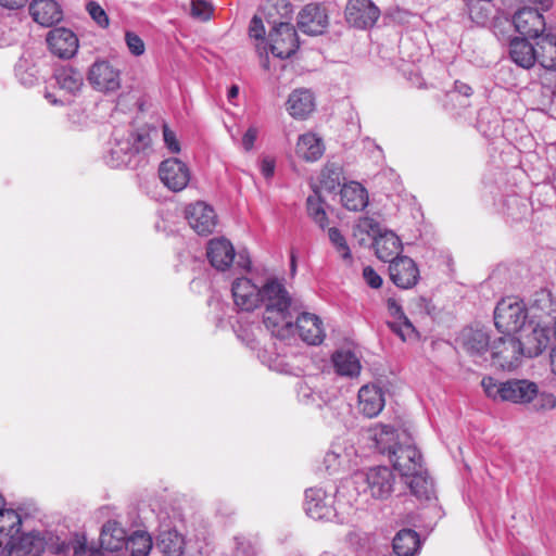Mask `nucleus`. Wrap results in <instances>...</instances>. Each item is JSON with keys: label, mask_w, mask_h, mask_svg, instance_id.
Here are the masks:
<instances>
[{"label": "nucleus", "mask_w": 556, "mask_h": 556, "mask_svg": "<svg viewBox=\"0 0 556 556\" xmlns=\"http://www.w3.org/2000/svg\"><path fill=\"white\" fill-rule=\"evenodd\" d=\"M21 516L11 508H0V536L8 540L7 547H18L28 553L62 554L68 551V544L60 541L59 535L49 530H34L20 536Z\"/></svg>", "instance_id": "nucleus-1"}, {"label": "nucleus", "mask_w": 556, "mask_h": 556, "mask_svg": "<svg viewBox=\"0 0 556 556\" xmlns=\"http://www.w3.org/2000/svg\"><path fill=\"white\" fill-rule=\"evenodd\" d=\"M260 304L264 306L263 323L273 336L287 339L294 334L293 313L299 308L281 281H266L261 288Z\"/></svg>", "instance_id": "nucleus-2"}, {"label": "nucleus", "mask_w": 556, "mask_h": 556, "mask_svg": "<svg viewBox=\"0 0 556 556\" xmlns=\"http://www.w3.org/2000/svg\"><path fill=\"white\" fill-rule=\"evenodd\" d=\"M481 386L488 397L514 404H529L539 394L538 384L527 379L497 381L492 377H484Z\"/></svg>", "instance_id": "nucleus-3"}, {"label": "nucleus", "mask_w": 556, "mask_h": 556, "mask_svg": "<svg viewBox=\"0 0 556 556\" xmlns=\"http://www.w3.org/2000/svg\"><path fill=\"white\" fill-rule=\"evenodd\" d=\"M395 479L389 467L377 466L355 472L352 482L357 493L369 494L376 500H387L394 491Z\"/></svg>", "instance_id": "nucleus-4"}, {"label": "nucleus", "mask_w": 556, "mask_h": 556, "mask_svg": "<svg viewBox=\"0 0 556 556\" xmlns=\"http://www.w3.org/2000/svg\"><path fill=\"white\" fill-rule=\"evenodd\" d=\"M528 311L523 302L502 299L494 309V325L501 333H516L523 328Z\"/></svg>", "instance_id": "nucleus-5"}, {"label": "nucleus", "mask_w": 556, "mask_h": 556, "mask_svg": "<svg viewBox=\"0 0 556 556\" xmlns=\"http://www.w3.org/2000/svg\"><path fill=\"white\" fill-rule=\"evenodd\" d=\"M491 358L494 366L503 370L516 368L523 356L520 339L514 333H502L491 345Z\"/></svg>", "instance_id": "nucleus-6"}, {"label": "nucleus", "mask_w": 556, "mask_h": 556, "mask_svg": "<svg viewBox=\"0 0 556 556\" xmlns=\"http://www.w3.org/2000/svg\"><path fill=\"white\" fill-rule=\"evenodd\" d=\"M87 80L96 91L111 94L121 89L122 72L112 62L99 59L90 65Z\"/></svg>", "instance_id": "nucleus-7"}, {"label": "nucleus", "mask_w": 556, "mask_h": 556, "mask_svg": "<svg viewBox=\"0 0 556 556\" xmlns=\"http://www.w3.org/2000/svg\"><path fill=\"white\" fill-rule=\"evenodd\" d=\"M185 217L189 226L200 236H208L218 225V216L210 204L197 201L185 210Z\"/></svg>", "instance_id": "nucleus-8"}, {"label": "nucleus", "mask_w": 556, "mask_h": 556, "mask_svg": "<svg viewBox=\"0 0 556 556\" xmlns=\"http://www.w3.org/2000/svg\"><path fill=\"white\" fill-rule=\"evenodd\" d=\"M271 53L279 59H288L300 47L294 26L290 23H279L269 33Z\"/></svg>", "instance_id": "nucleus-9"}, {"label": "nucleus", "mask_w": 556, "mask_h": 556, "mask_svg": "<svg viewBox=\"0 0 556 556\" xmlns=\"http://www.w3.org/2000/svg\"><path fill=\"white\" fill-rule=\"evenodd\" d=\"M391 281L401 289L415 287L420 278V273L415 261L408 256L394 257L389 265Z\"/></svg>", "instance_id": "nucleus-10"}, {"label": "nucleus", "mask_w": 556, "mask_h": 556, "mask_svg": "<svg viewBox=\"0 0 556 556\" xmlns=\"http://www.w3.org/2000/svg\"><path fill=\"white\" fill-rule=\"evenodd\" d=\"M379 16L380 10L371 0H349L345 8L346 21L356 28L374 26Z\"/></svg>", "instance_id": "nucleus-11"}, {"label": "nucleus", "mask_w": 556, "mask_h": 556, "mask_svg": "<svg viewBox=\"0 0 556 556\" xmlns=\"http://www.w3.org/2000/svg\"><path fill=\"white\" fill-rule=\"evenodd\" d=\"M388 457L394 469L400 471L404 477L416 473L417 470H420V468L424 467L422 456L418 448L413 444H399L390 451Z\"/></svg>", "instance_id": "nucleus-12"}, {"label": "nucleus", "mask_w": 556, "mask_h": 556, "mask_svg": "<svg viewBox=\"0 0 556 556\" xmlns=\"http://www.w3.org/2000/svg\"><path fill=\"white\" fill-rule=\"evenodd\" d=\"M328 14L326 9L317 3L305 5L298 15L299 28L307 35H321L328 27Z\"/></svg>", "instance_id": "nucleus-13"}, {"label": "nucleus", "mask_w": 556, "mask_h": 556, "mask_svg": "<svg viewBox=\"0 0 556 556\" xmlns=\"http://www.w3.org/2000/svg\"><path fill=\"white\" fill-rule=\"evenodd\" d=\"M305 511L315 520L330 519L333 516V496L320 488L305 492Z\"/></svg>", "instance_id": "nucleus-14"}, {"label": "nucleus", "mask_w": 556, "mask_h": 556, "mask_svg": "<svg viewBox=\"0 0 556 556\" xmlns=\"http://www.w3.org/2000/svg\"><path fill=\"white\" fill-rule=\"evenodd\" d=\"M47 43L50 51L62 59L74 56L78 50L77 36L64 27L51 29L47 35Z\"/></svg>", "instance_id": "nucleus-15"}, {"label": "nucleus", "mask_w": 556, "mask_h": 556, "mask_svg": "<svg viewBox=\"0 0 556 556\" xmlns=\"http://www.w3.org/2000/svg\"><path fill=\"white\" fill-rule=\"evenodd\" d=\"M294 333L309 345H318L325 339V330L321 319L312 313H300L293 323Z\"/></svg>", "instance_id": "nucleus-16"}, {"label": "nucleus", "mask_w": 556, "mask_h": 556, "mask_svg": "<svg viewBox=\"0 0 556 556\" xmlns=\"http://www.w3.org/2000/svg\"><path fill=\"white\" fill-rule=\"evenodd\" d=\"M536 9L522 8L514 15V25L516 30L529 38H539L545 30V20Z\"/></svg>", "instance_id": "nucleus-17"}, {"label": "nucleus", "mask_w": 556, "mask_h": 556, "mask_svg": "<svg viewBox=\"0 0 556 556\" xmlns=\"http://www.w3.org/2000/svg\"><path fill=\"white\" fill-rule=\"evenodd\" d=\"M206 256L215 269L225 271L233 263L236 252L232 243L226 238H214L207 243Z\"/></svg>", "instance_id": "nucleus-18"}, {"label": "nucleus", "mask_w": 556, "mask_h": 556, "mask_svg": "<svg viewBox=\"0 0 556 556\" xmlns=\"http://www.w3.org/2000/svg\"><path fill=\"white\" fill-rule=\"evenodd\" d=\"M235 304L242 311H253L260 305L261 288L248 278H238L231 288Z\"/></svg>", "instance_id": "nucleus-19"}, {"label": "nucleus", "mask_w": 556, "mask_h": 556, "mask_svg": "<svg viewBox=\"0 0 556 556\" xmlns=\"http://www.w3.org/2000/svg\"><path fill=\"white\" fill-rule=\"evenodd\" d=\"M520 339L523 356L535 357L552 346V330L547 327L536 326L531 332Z\"/></svg>", "instance_id": "nucleus-20"}, {"label": "nucleus", "mask_w": 556, "mask_h": 556, "mask_svg": "<svg viewBox=\"0 0 556 556\" xmlns=\"http://www.w3.org/2000/svg\"><path fill=\"white\" fill-rule=\"evenodd\" d=\"M131 155L130 140L119 137L118 132L115 131L103 156L106 165L112 168L121 167L130 162Z\"/></svg>", "instance_id": "nucleus-21"}, {"label": "nucleus", "mask_w": 556, "mask_h": 556, "mask_svg": "<svg viewBox=\"0 0 556 556\" xmlns=\"http://www.w3.org/2000/svg\"><path fill=\"white\" fill-rule=\"evenodd\" d=\"M384 407L382 390L377 386H363L358 391V409L368 417H376Z\"/></svg>", "instance_id": "nucleus-22"}, {"label": "nucleus", "mask_w": 556, "mask_h": 556, "mask_svg": "<svg viewBox=\"0 0 556 556\" xmlns=\"http://www.w3.org/2000/svg\"><path fill=\"white\" fill-rule=\"evenodd\" d=\"M33 20L42 26H52L59 23L63 13L59 3L54 0H34L29 5Z\"/></svg>", "instance_id": "nucleus-23"}, {"label": "nucleus", "mask_w": 556, "mask_h": 556, "mask_svg": "<svg viewBox=\"0 0 556 556\" xmlns=\"http://www.w3.org/2000/svg\"><path fill=\"white\" fill-rule=\"evenodd\" d=\"M377 257L383 262H390L397 256L403 250L401 239L390 230H380L372 242Z\"/></svg>", "instance_id": "nucleus-24"}, {"label": "nucleus", "mask_w": 556, "mask_h": 556, "mask_svg": "<svg viewBox=\"0 0 556 556\" xmlns=\"http://www.w3.org/2000/svg\"><path fill=\"white\" fill-rule=\"evenodd\" d=\"M127 532L116 520H109L102 526L100 533L101 547L109 552H117L127 543Z\"/></svg>", "instance_id": "nucleus-25"}, {"label": "nucleus", "mask_w": 556, "mask_h": 556, "mask_svg": "<svg viewBox=\"0 0 556 556\" xmlns=\"http://www.w3.org/2000/svg\"><path fill=\"white\" fill-rule=\"evenodd\" d=\"M535 43V62L544 68L556 71V35L541 34Z\"/></svg>", "instance_id": "nucleus-26"}, {"label": "nucleus", "mask_w": 556, "mask_h": 556, "mask_svg": "<svg viewBox=\"0 0 556 556\" xmlns=\"http://www.w3.org/2000/svg\"><path fill=\"white\" fill-rule=\"evenodd\" d=\"M315 108L313 93L307 89H296L288 98L287 110L298 119L306 118Z\"/></svg>", "instance_id": "nucleus-27"}, {"label": "nucleus", "mask_w": 556, "mask_h": 556, "mask_svg": "<svg viewBox=\"0 0 556 556\" xmlns=\"http://www.w3.org/2000/svg\"><path fill=\"white\" fill-rule=\"evenodd\" d=\"M340 195L342 205L349 211L359 212L368 205V192L359 182L345 184Z\"/></svg>", "instance_id": "nucleus-28"}, {"label": "nucleus", "mask_w": 556, "mask_h": 556, "mask_svg": "<svg viewBox=\"0 0 556 556\" xmlns=\"http://www.w3.org/2000/svg\"><path fill=\"white\" fill-rule=\"evenodd\" d=\"M387 305L390 315L397 319L396 321L388 323L391 330L403 341L414 337L416 334L415 328L410 320L405 316L402 306L394 299H388Z\"/></svg>", "instance_id": "nucleus-29"}, {"label": "nucleus", "mask_w": 556, "mask_h": 556, "mask_svg": "<svg viewBox=\"0 0 556 556\" xmlns=\"http://www.w3.org/2000/svg\"><path fill=\"white\" fill-rule=\"evenodd\" d=\"M325 147L321 138L315 134L307 132L299 137L296 154L307 162H314L321 157Z\"/></svg>", "instance_id": "nucleus-30"}, {"label": "nucleus", "mask_w": 556, "mask_h": 556, "mask_svg": "<svg viewBox=\"0 0 556 556\" xmlns=\"http://www.w3.org/2000/svg\"><path fill=\"white\" fill-rule=\"evenodd\" d=\"M489 333L483 329H466L463 332V346L471 356H481L490 349Z\"/></svg>", "instance_id": "nucleus-31"}, {"label": "nucleus", "mask_w": 556, "mask_h": 556, "mask_svg": "<svg viewBox=\"0 0 556 556\" xmlns=\"http://www.w3.org/2000/svg\"><path fill=\"white\" fill-rule=\"evenodd\" d=\"M54 79L59 88L68 94H76L84 85L83 74L71 66L58 68Z\"/></svg>", "instance_id": "nucleus-32"}, {"label": "nucleus", "mask_w": 556, "mask_h": 556, "mask_svg": "<svg viewBox=\"0 0 556 556\" xmlns=\"http://www.w3.org/2000/svg\"><path fill=\"white\" fill-rule=\"evenodd\" d=\"M510 58L513 62L523 68H530L535 63V47L525 38H514L510 41Z\"/></svg>", "instance_id": "nucleus-33"}, {"label": "nucleus", "mask_w": 556, "mask_h": 556, "mask_svg": "<svg viewBox=\"0 0 556 556\" xmlns=\"http://www.w3.org/2000/svg\"><path fill=\"white\" fill-rule=\"evenodd\" d=\"M332 363L340 376L355 377L361 372V363L350 350H339L332 355Z\"/></svg>", "instance_id": "nucleus-34"}, {"label": "nucleus", "mask_w": 556, "mask_h": 556, "mask_svg": "<svg viewBox=\"0 0 556 556\" xmlns=\"http://www.w3.org/2000/svg\"><path fill=\"white\" fill-rule=\"evenodd\" d=\"M419 543V535L416 531L402 529L393 539V551L397 556H413Z\"/></svg>", "instance_id": "nucleus-35"}, {"label": "nucleus", "mask_w": 556, "mask_h": 556, "mask_svg": "<svg viewBox=\"0 0 556 556\" xmlns=\"http://www.w3.org/2000/svg\"><path fill=\"white\" fill-rule=\"evenodd\" d=\"M412 493L419 500H430L434 495L433 483L422 467L416 473L406 477Z\"/></svg>", "instance_id": "nucleus-36"}, {"label": "nucleus", "mask_w": 556, "mask_h": 556, "mask_svg": "<svg viewBox=\"0 0 556 556\" xmlns=\"http://www.w3.org/2000/svg\"><path fill=\"white\" fill-rule=\"evenodd\" d=\"M370 439L375 442V448L381 454H390L399 444L395 442L394 429L386 425H377L370 429Z\"/></svg>", "instance_id": "nucleus-37"}, {"label": "nucleus", "mask_w": 556, "mask_h": 556, "mask_svg": "<svg viewBox=\"0 0 556 556\" xmlns=\"http://www.w3.org/2000/svg\"><path fill=\"white\" fill-rule=\"evenodd\" d=\"M381 227L377 220L371 217H359L353 226V237L359 245H367L369 240L375 241V237L379 235Z\"/></svg>", "instance_id": "nucleus-38"}, {"label": "nucleus", "mask_w": 556, "mask_h": 556, "mask_svg": "<svg viewBox=\"0 0 556 556\" xmlns=\"http://www.w3.org/2000/svg\"><path fill=\"white\" fill-rule=\"evenodd\" d=\"M159 137V130L155 127H141L131 134L127 139L130 140L131 153L147 154L152 146L153 139Z\"/></svg>", "instance_id": "nucleus-39"}, {"label": "nucleus", "mask_w": 556, "mask_h": 556, "mask_svg": "<svg viewBox=\"0 0 556 556\" xmlns=\"http://www.w3.org/2000/svg\"><path fill=\"white\" fill-rule=\"evenodd\" d=\"M306 210L314 223L321 229H326L328 217L324 207V201L317 190H314V193L306 199Z\"/></svg>", "instance_id": "nucleus-40"}, {"label": "nucleus", "mask_w": 556, "mask_h": 556, "mask_svg": "<svg viewBox=\"0 0 556 556\" xmlns=\"http://www.w3.org/2000/svg\"><path fill=\"white\" fill-rule=\"evenodd\" d=\"M152 547L150 535L142 531H136L127 539L126 549L131 556H147Z\"/></svg>", "instance_id": "nucleus-41"}, {"label": "nucleus", "mask_w": 556, "mask_h": 556, "mask_svg": "<svg viewBox=\"0 0 556 556\" xmlns=\"http://www.w3.org/2000/svg\"><path fill=\"white\" fill-rule=\"evenodd\" d=\"M15 75L24 86H33L38 80V70L27 59H20L15 65Z\"/></svg>", "instance_id": "nucleus-42"}, {"label": "nucleus", "mask_w": 556, "mask_h": 556, "mask_svg": "<svg viewBox=\"0 0 556 556\" xmlns=\"http://www.w3.org/2000/svg\"><path fill=\"white\" fill-rule=\"evenodd\" d=\"M342 169L336 164L327 165L320 174V187L328 191H334L341 184Z\"/></svg>", "instance_id": "nucleus-43"}, {"label": "nucleus", "mask_w": 556, "mask_h": 556, "mask_svg": "<svg viewBox=\"0 0 556 556\" xmlns=\"http://www.w3.org/2000/svg\"><path fill=\"white\" fill-rule=\"evenodd\" d=\"M490 0H468L467 9L470 20L477 25H484L489 21L490 8L484 2Z\"/></svg>", "instance_id": "nucleus-44"}, {"label": "nucleus", "mask_w": 556, "mask_h": 556, "mask_svg": "<svg viewBox=\"0 0 556 556\" xmlns=\"http://www.w3.org/2000/svg\"><path fill=\"white\" fill-rule=\"evenodd\" d=\"M328 238H329L331 244L334 247L336 251L341 255V257L344 261H348L349 263H351L352 262V253H351L350 247L346 242V239L341 233V231L336 227L328 228Z\"/></svg>", "instance_id": "nucleus-45"}, {"label": "nucleus", "mask_w": 556, "mask_h": 556, "mask_svg": "<svg viewBox=\"0 0 556 556\" xmlns=\"http://www.w3.org/2000/svg\"><path fill=\"white\" fill-rule=\"evenodd\" d=\"M160 182L168 192H174V159H166L161 162L157 170Z\"/></svg>", "instance_id": "nucleus-46"}, {"label": "nucleus", "mask_w": 556, "mask_h": 556, "mask_svg": "<svg viewBox=\"0 0 556 556\" xmlns=\"http://www.w3.org/2000/svg\"><path fill=\"white\" fill-rule=\"evenodd\" d=\"M214 12L213 4L207 0H191L190 15L198 21L207 22Z\"/></svg>", "instance_id": "nucleus-47"}, {"label": "nucleus", "mask_w": 556, "mask_h": 556, "mask_svg": "<svg viewBox=\"0 0 556 556\" xmlns=\"http://www.w3.org/2000/svg\"><path fill=\"white\" fill-rule=\"evenodd\" d=\"M191 180L189 166L176 159V192L184 190Z\"/></svg>", "instance_id": "nucleus-48"}, {"label": "nucleus", "mask_w": 556, "mask_h": 556, "mask_svg": "<svg viewBox=\"0 0 556 556\" xmlns=\"http://www.w3.org/2000/svg\"><path fill=\"white\" fill-rule=\"evenodd\" d=\"M156 548L165 556H174V540L170 529L160 531L156 539Z\"/></svg>", "instance_id": "nucleus-49"}, {"label": "nucleus", "mask_w": 556, "mask_h": 556, "mask_svg": "<svg viewBox=\"0 0 556 556\" xmlns=\"http://www.w3.org/2000/svg\"><path fill=\"white\" fill-rule=\"evenodd\" d=\"M87 11L92 17V20L101 27H108L109 26V17L105 13V11L102 9L100 4H98L94 1H90L87 4Z\"/></svg>", "instance_id": "nucleus-50"}, {"label": "nucleus", "mask_w": 556, "mask_h": 556, "mask_svg": "<svg viewBox=\"0 0 556 556\" xmlns=\"http://www.w3.org/2000/svg\"><path fill=\"white\" fill-rule=\"evenodd\" d=\"M125 41L129 49V51L134 55H141L144 52V42L143 40L135 33L132 31H126L125 34Z\"/></svg>", "instance_id": "nucleus-51"}, {"label": "nucleus", "mask_w": 556, "mask_h": 556, "mask_svg": "<svg viewBox=\"0 0 556 556\" xmlns=\"http://www.w3.org/2000/svg\"><path fill=\"white\" fill-rule=\"evenodd\" d=\"M60 541L65 542V544H68V549L73 548L74 556H88L89 551L92 548L91 546H88L86 543V540H75L74 542H66L65 540H62L59 536ZM70 551L66 553H62L61 555H66Z\"/></svg>", "instance_id": "nucleus-52"}, {"label": "nucleus", "mask_w": 556, "mask_h": 556, "mask_svg": "<svg viewBox=\"0 0 556 556\" xmlns=\"http://www.w3.org/2000/svg\"><path fill=\"white\" fill-rule=\"evenodd\" d=\"M363 277L366 283L374 289H378L382 286V278L371 266H366L363 269Z\"/></svg>", "instance_id": "nucleus-53"}, {"label": "nucleus", "mask_w": 556, "mask_h": 556, "mask_svg": "<svg viewBox=\"0 0 556 556\" xmlns=\"http://www.w3.org/2000/svg\"><path fill=\"white\" fill-rule=\"evenodd\" d=\"M249 35L255 39H264L265 27L260 16L254 15L250 22Z\"/></svg>", "instance_id": "nucleus-54"}, {"label": "nucleus", "mask_w": 556, "mask_h": 556, "mask_svg": "<svg viewBox=\"0 0 556 556\" xmlns=\"http://www.w3.org/2000/svg\"><path fill=\"white\" fill-rule=\"evenodd\" d=\"M257 128L251 126L242 137L241 144L243 149L249 152L253 149L255 140L257 138Z\"/></svg>", "instance_id": "nucleus-55"}, {"label": "nucleus", "mask_w": 556, "mask_h": 556, "mask_svg": "<svg viewBox=\"0 0 556 556\" xmlns=\"http://www.w3.org/2000/svg\"><path fill=\"white\" fill-rule=\"evenodd\" d=\"M155 229L157 231H163L166 236H169L172 233L170 214H167V217H165L163 213H161L160 220L155 223Z\"/></svg>", "instance_id": "nucleus-56"}, {"label": "nucleus", "mask_w": 556, "mask_h": 556, "mask_svg": "<svg viewBox=\"0 0 556 556\" xmlns=\"http://www.w3.org/2000/svg\"><path fill=\"white\" fill-rule=\"evenodd\" d=\"M261 172L265 178H270L275 173V161L271 157H264L261 162Z\"/></svg>", "instance_id": "nucleus-57"}, {"label": "nucleus", "mask_w": 556, "mask_h": 556, "mask_svg": "<svg viewBox=\"0 0 556 556\" xmlns=\"http://www.w3.org/2000/svg\"><path fill=\"white\" fill-rule=\"evenodd\" d=\"M28 0H0V5L8 10H18L25 7Z\"/></svg>", "instance_id": "nucleus-58"}, {"label": "nucleus", "mask_w": 556, "mask_h": 556, "mask_svg": "<svg viewBox=\"0 0 556 556\" xmlns=\"http://www.w3.org/2000/svg\"><path fill=\"white\" fill-rule=\"evenodd\" d=\"M163 139L166 147L170 151H174V132L172 131L167 124H163Z\"/></svg>", "instance_id": "nucleus-59"}, {"label": "nucleus", "mask_w": 556, "mask_h": 556, "mask_svg": "<svg viewBox=\"0 0 556 556\" xmlns=\"http://www.w3.org/2000/svg\"><path fill=\"white\" fill-rule=\"evenodd\" d=\"M541 401L544 408L552 409L556 407V397L551 393H542Z\"/></svg>", "instance_id": "nucleus-60"}, {"label": "nucleus", "mask_w": 556, "mask_h": 556, "mask_svg": "<svg viewBox=\"0 0 556 556\" xmlns=\"http://www.w3.org/2000/svg\"><path fill=\"white\" fill-rule=\"evenodd\" d=\"M527 1L534 5H538L542 11H547L553 4V0H527Z\"/></svg>", "instance_id": "nucleus-61"}, {"label": "nucleus", "mask_w": 556, "mask_h": 556, "mask_svg": "<svg viewBox=\"0 0 556 556\" xmlns=\"http://www.w3.org/2000/svg\"><path fill=\"white\" fill-rule=\"evenodd\" d=\"M299 397L302 402L308 403V399L311 397V394L308 393L307 387H301L299 391Z\"/></svg>", "instance_id": "nucleus-62"}, {"label": "nucleus", "mask_w": 556, "mask_h": 556, "mask_svg": "<svg viewBox=\"0 0 556 556\" xmlns=\"http://www.w3.org/2000/svg\"><path fill=\"white\" fill-rule=\"evenodd\" d=\"M551 367L554 375H556V344L552 345L551 351Z\"/></svg>", "instance_id": "nucleus-63"}, {"label": "nucleus", "mask_w": 556, "mask_h": 556, "mask_svg": "<svg viewBox=\"0 0 556 556\" xmlns=\"http://www.w3.org/2000/svg\"><path fill=\"white\" fill-rule=\"evenodd\" d=\"M238 265L244 269H249L251 262L249 258H244L242 254H239Z\"/></svg>", "instance_id": "nucleus-64"}]
</instances>
